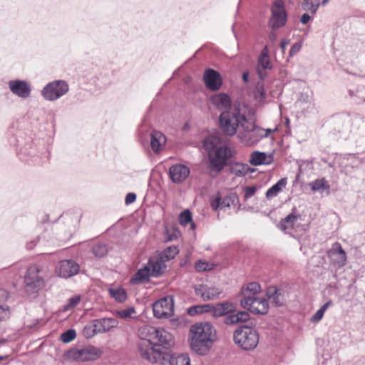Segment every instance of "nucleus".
<instances>
[{
    "label": "nucleus",
    "mask_w": 365,
    "mask_h": 365,
    "mask_svg": "<svg viewBox=\"0 0 365 365\" xmlns=\"http://www.w3.org/2000/svg\"><path fill=\"white\" fill-rule=\"evenodd\" d=\"M309 20H310V16L308 14H304L300 19V21L303 24H306L307 23L309 22Z\"/></svg>",
    "instance_id": "obj_55"
},
{
    "label": "nucleus",
    "mask_w": 365,
    "mask_h": 365,
    "mask_svg": "<svg viewBox=\"0 0 365 365\" xmlns=\"http://www.w3.org/2000/svg\"><path fill=\"white\" fill-rule=\"evenodd\" d=\"M287 185V179L282 178L276 184L267 190L266 197L268 199L276 197Z\"/></svg>",
    "instance_id": "obj_28"
},
{
    "label": "nucleus",
    "mask_w": 365,
    "mask_h": 365,
    "mask_svg": "<svg viewBox=\"0 0 365 365\" xmlns=\"http://www.w3.org/2000/svg\"><path fill=\"white\" fill-rule=\"evenodd\" d=\"M214 267L215 264L202 259L197 261L195 264V269L197 272L210 271L213 269Z\"/></svg>",
    "instance_id": "obj_37"
},
{
    "label": "nucleus",
    "mask_w": 365,
    "mask_h": 365,
    "mask_svg": "<svg viewBox=\"0 0 365 365\" xmlns=\"http://www.w3.org/2000/svg\"><path fill=\"white\" fill-rule=\"evenodd\" d=\"M9 88L15 95L26 98L31 93L30 85L24 81L15 80L9 83Z\"/></svg>",
    "instance_id": "obj_19"
},
{
    "label": "nucleus",
    "mask_w": 365,
    "mask_h": 365,
    "mask_svg": "<svg viewBox=\"0 0 365 365\" xmlns=\"http://www.w3.org/2000/svg\"><path fill=\"white\" fill-rule=\"evenodd\" d=\"M250 319V314L245 311H240L236 314H229L225 318V323L228 325L245 322Z\"/></svg>",
    "instance_id": "obj_24"
},
{
    "label": "nucleus",
    "mask_w": 365,
    "mask_h": 365,
    "mask_svg": "<svg viewBox=\"0 0 365 365\" xmlns=\"http://www.w3.org/2000/svg\"><path fill=\"white\" fill-rule=\"evenodd\" d=\"M240 304L244 309L255 314H265L269 311L268 301L262 297L242 298L240 300Z\"/></svg>",
    "instance_id": "obj_8"
},
{
    "label": "nucleus",
    "mask_w": 365,
    "mask_h": 365,
    "mask_svg": "<svg viewBox=\"0 0 365 365\" xmlns=\"http://www.w3.org/2000/svg\"><path fill=\"white\" fill-rule=\"evenodd\" d=\"M202 312H203V307H201V306L192 307L188 309V314L190 315H194L197 313H202Z\"/></svg>",
    "instance_id": "obj_53"
},
{
    "label": "nucleus",
    "mask_w": 365,
    "mask_h": 365,
    "mask_svg": "<svg viewBox=\"0 0 365 365\" xmlns=\"http://www.w3.org/2000/svg\"><path fill=\"white\" fill-rule=\"evenodd\" d=\"M110 296L119 303L124 302L127 299V293L121 287H110L108 289Z\"/></svg>",
    "instance_id": "obj_29"
},
{
    "label": "nucleus",
    "mask_w": 365,
    "mask_h": 365,
    "mask_svg": "<svg viewBox=\"0 0 365 365\" xmlns=\"http://www.w3.org/2000/svg\"><path fill=\"white\" fill-rule=\"evenodd\" d=\"M68 91V83L64 81L58 80L48 83L41 93L46 100L55 101L66 94Z\"/></svg>",
    "instance_id": "obj_9"
},
{
    "label": "nucleus",
    "mask_w": 365,
    "mask_h": 365,
    "mask_svg": "<svg viewBox=\"0 0 365 365\" xmlns=\"http://www.w3.org/2000/svg\"><path fill=\"white\" fill-rule=\"evenodd\" d=\"M337 253L339 255V262L342 265L345 264L346 261V252H344V250L342 249L341 246L339 244H338Z\"/></svg>",
    "instance_id": "obj_47"
},
{
    "label": "nucleus",
    "mask_w": 365,
    "mask_h": 365,
    "mask_svg": "<svg viewBox=\"0 0 365 365\" xmlns=\"http://www.w3.org/2000/svg\"><path fill=\"white\" fill-rule=\"evenodd\" d=\"M11 317V311L9 306L0 305V322L8 320Z\"/></svg>",
    "instance_id": "obj_44"
},
{
    "label": "nucleus",
    "mask_w": 365,
    "mask_h": 365,
    "mask_svg": "<svg viewBox=\"0 0 365 365\" xmlns=\"http://www.w3.org/2000/svg\"><path fill=\"white\" fill-rule=\"evenodd\" d=\"M257 191V187L255 186L247 187L245 190V197L246 199L252 197Z\"/></svg>",
    "instance_id": "obj_48"
},
{
    "label": "nucleus",
    "mask_w": 365,
    "mask_h": 365,
    "mask_svg": "<svg viewBox=\"0 0 365 365\" xmlns=\"http://www.w3.org/2000/svg\"><path fill=\"white\" fill-rule=\"evenodd\" d=\"M76 336L75 330L68 329L61 335V339L64 343H69L73 341Z\"/></svg>",
    "instance_id": "obj_43"
},
{
    "label": "nucleus",
    "mask_w": 365,
    "mask_h": 365,
    "mask_svg": "<svg viewBox=\"0 0 365 365\" xmlns=\"http://www.w3.org/2000/svg\"><path fill=\"white\" fill-rule=\"evenodd\" d=\"M302 48V44L299 43H294L290 48V51H289V56H294V54H296L297 53H298L300 49Z\"/></svg>",
    "instance_id": "obj_50"
},
{
    "label": "nucleus",
    "mask_w": 365,
    "mask_h": 365,
    "mask_svg": "<svg viewBox=\"0 0 365 365\" xmlns=\"http://www.w3.org/2000/svg\"><path fill=\"white\" fill-rule=\"evenodd\" d=\"M204 147L208 153L211 168L221 171L230 157V149L222 145L221 139L217 135L207 137L204 140Z\"/></svg>",
    "instance_id": "obj_2"
},
{
    "label": "nucleus",
    "mask_w": 365,
    "mask_h": 365,
    "mask_svg": "<svg viewBox=\"0 0 365 365\" xmlns=\"http://www.w3.org/2000/svg\"><path fill=\"white\" fill-rule=\"evenodd\" d=\"M276 36H275V34H271L270 36H269V38L272 40V41H274Z\"/></svg>",
    "instance_id": "obj_58"
},
{
    "label": "nucleus",
    "mask_w": 365,
    "mask_h": 365,
    "mask_svg": "<svg viewBox=\"0 0 365 365\" xmlns=\"http://www.w3.org/2000/svg\"><path fill=\"white\" fill-rule=\"evenodd\" d=\"M179 252V249L176 246H170L165 249L160 256L165 261L173 259Z\"/></svg>",
    "instance_id": "obj_35"
},
{
    "label": "nucleus",
    "mask_w": 365,
    "mask_h": 365,
    "mask_svg": "<svg viewBox=\"0 0 365 365\" xmlns=\"http://www.w3.org/2000/svg\"><path fill=\"white\" fill-rule=\"evenodd\" d=\"M235 344L245 350L255 348L259 342V335L256 330L249 327H241L233 334Z\"/></svg>",
    "instance_id": "obj_7"
},
{
    "label": "nucleus",
    "mask_w": 365,
    "mask_h": 365,
    "mask_svg": "<svg viewBox=\"0 0 365 365\" xmlns=\"http://www.w3.org/2000/svg\"><path fill=\"white\" fill-rule=\"evenodd\" d=\"M140 341L137 344L138 352L140 356L150 363H157L164 359L165 352L157 348L149 338L138 336Z\"/></svg>",
    "instance_id": "obj_6"
},
{
    "label": "nucleus",
    "mask_w": 365,
    "mask_h": 365,
    "mask_svg": "<svg viewBox=\"0 0 365 365\" xmlns=\"http://www.w3.org/2000/svg\"><path fill=\"white\" fill-rule=\"evenodd\" d=\"M247 120L246 115L240 109L223 111L219 116V126L224 134L232 136L237 133V128Z\"/></svg>",
    "instance_id": "obj_4"
},
{
    "label": "nucleus",
    "mask_w": 365,
    "mask_h": 365,
    "mask_svg": "<svg viewBox=\"0 0 365 365\" xmlns=\"http://www.w3.org/2000/svg\"><path fill=\"white\" fill-rule=\"evenodd\" d=\"M216 340V330L209 322L195 323L190 328V346L200 355L206 354Z\"/></svg>",
    "instance_id": "obj_1"
},
{
    "label": "nucleus",
    "mask_w": 365,
    "mask_h": 365,
    "mask_svg": "<svg viewBox=\"0 0 365 365\" xmlns=\"http://www.w3.org/2000/svg\"><path fill=\"white\" fill-rule=\"evenodd\" d=\"M297 220V216L293 213H291L280 221V228L284 231L287 229L293 228L294 225Z\"/></svg>",
    "instance_id": "obj_34"
},
{
    "label": "nucleus",
    "mask_w": 365,
    "mask_h": 365,
    "mask_svg": "<svg viewBox=\"0 0 365 365\" xmlns=\"http://www.w3.org/2000/svg\"><path fill=\"white\" fill-rule=\"evenodd\" d=\"M179 223L184 227L190 224V227L192 230L195 228V223L192 220V213L189 210H185L180 214Z\"/></svg>",
    "instance_id": "obj_32"
},
{
    "label": "nucleus",
    "mask_w": 365,
    "mask_h": 365,
    "mask_svg": "<svg viewBox=\"0 0 365 365\" xmlns=\"http://www.w3.org/2000/svg\"><path fill=\"white\" fill-rule=\"evenodd\" d=\"M262 292V287L260 284L257 282H251L249 283L245 288H244L242 291L243 297L247 298V297H250L251 298L255 297L258 296Z\"/></svg>",
    "instance_id": "obj_27"
},
{
    "label": "nucleus",
    "mask_w": 365,
    "mask_h": 365,
    "mask_svg": "<svg viewBox=\"0 0 365 365\" xmlns=\"http://www.w3.org/2000/svg\"><path fill=\"white\" fill-rule=\"evenodd\" d=\"M319 0H304L302 6L304 10L314 14L319 6Z\"/></svg>",
    "instance_id": "obj_38"
},
{
    "label": "nucleus",
    "mask_w": 365,
    "mask_h": 365,
    "mask_svg": "<svg viewBox=\"0 0 365 365\" xmlns=\"http://www.w3.org/2000/svg\"><path fill=\"white\" fill-rule=\"evenodd\" d=\"M92 251L96 257H102L107 254L108 249L106 245L99 243L93 247Z\"/></svg>",
    "instance_id": "obj_42"
},
{
    "label": "nucleus",
    "mask_w": 365,
    "mask_h": 365,
    "mask_svg": "<svg viewBox=\"0 0 365 365\" xmlns=\"http://www.w3.org/2000/svg\"><path fill=\"white\" fill-rule=\"evenodd\" d=\"M245 131L240 133L238 137L240 141L247 146H252L257 144L264 138H267L274 130L271 129H264L255 125V123L247 119L242 125Z\"/></svg>",
    "instance_id": "obj_5"
},
{
    "label": "nucleus",
    "mask_w": 365,
    "mask_h": 365,
    "mask_svg": "<svg viewBox=\"0 0 365 365\" xmlns=\"http://www.w3.org/2000/svg\"><path fill=\"white\" fill-rule=\"evenodd\" d=\"M236 306L231 302H225L217 304L213 309V314L216 317L227 315L235 312Z\"/></svg>",
    "instance_id": "obj_25"
},
{
    "label": "nucleus",
    "mask_w": 365,
    "mask_h": 365,
    "mask_svg": "<svg viewBox=\"0 0 365 365\" xmlns=\"http://www.w3.org/2000/svg\"><path fill=\"white\" fill-rule=\"evenodd\" d=\"M136 200V195L133 192H129L125 196V202L126 205L131 204L134 202Z\"/></svg>",
    "instance_id": "obj_51"
},
{
    "label": "nucleus",
    "mask_w": 365,
    "mask_h": 365,
    "mask_svg": "<svg viewBox=\"0 0 365 365\" xmlns=\"http://www.w3.org/2000/svg\"><path fill=\"white\" fill-rule=\"evenodd\" d=\"M179 234H180L179 231L173 230V234L170 235L169 234V230H166V234H165L166 235H165V239H166L167 241H172L174 239H176L178 237Z\"/></svg>",
    "instance_id": "obj_49"
},
{
    "label": "nucleus",
    "mask_w": 365,
    "mask_h": 365,
    "mask_svg": "<svg viewBox=\"0 0 365 365\" xmlns=\"http://www.w3.org/2000/svg\"><path fill=\"white\" fill-rule=\"evenodd\" d=\"M287 12L282 0H276L272 6V16L269 25L273 29H279L285 25L287 21Z\"/></svg>",
    "instance_id": "obj_12"
},
{
    "label": "nucleus",
    "mask_w": 365,
    "mask_h": 365,
    "mask_svg": "<svg viewBox=\"0 0 365 365\" xmlns=\"http://www.w3.org/2000/svg\"><path fill=\"white\" fill-rule=\"evenodd\" d=\"M327 2H328V0H323V1H322V4H323V5H324V4H326Z\"/></svg>",
    "instance_id": "obj_59"
},
{
    "label": "nucleus",
    "mask_w": 365,
    "mask_h": 365,
    "mask_svg": "<svg viewBox=\"0 0 365 365\" xmlns=\"http://www.w3.org/2000/svg\"><path fill=\"white\" fill-rule=\"evenodd\" d=\"M102 351L94 346H90L83 349H73L68 351V357L77 361H88L98 359Z\"/></svg>",
    "instance_id": "obj_10"
},
{
    "label": "nucleus",
    "mask_w": 365,
    "mask_h": 365,
    "mask_svg": "<svg viewBox=\"0 0 365 365\" xmlns=\"http://www.w3.org/2000/svg\"><path fill=\"white\" fill-rule=\"evenodd\" d=\"M255 98L259 102H262L266 98V93L264 86L261 83H257L254 91Z\"/></svg>",
    "instance_id": "obj_40"
},
{
    "label": "nucleus",
    "mask_w": 365,
    "mask_h": 365,
    "mask_svg": "<svg viewBox=\"0 0 365 365\" xmlns=\"http://www.w3.org/2000/svg\"><path fill=\"white\" fill-rule=\"evenodd\" d=\"M195 294L203 300H210L216 298L222 291L215 287L207 284H200L195 288Z\"/></svg>",
    "instance_id": "obj_18"
},
{
    "label": "nucleus",
    "mask_w": 365,
    "mask_h": 365,
    "mask_svg": "<svg viewBox=\"0 0 365 365\" xmlns=\"http://www.w3.org/2000/svg\"><path fill=\"white\" fill-rule=\"evenodd\" d=\"M169 175L173 182L180 183L189 176L190 169L186 165L176 164L170 168Z\"/></svg>",
    "instance_id": "obj_16"
},
{
    "label": "nucleus",
    "mask_w": 365,
    "mask_h": 365,
    "mask_svg": "<svg viewBox=\"0 0 365 365\" xmlns=\"http://www.w3.org/2000/svg\"><path fill=\"white\" fill-rule=\"evenodd\" d=\"M289 43V41L287 39H284L282 41V42L280 43V47H281L283 53L284 52V51Z\"/></svg>",
    "instance_id": "obj_56"
},
{
    "label": "nucleus",
    "mask_w": 365,
    "mask_h": 365,
    "mask_svg": "<svg viewBox=\"0 0 365 365\" xmlns=\"http://www.w3.org/2000/svg\"><path fill=\"white\" fill-rule=\"evenodd\" d=\"M55 272L60 277L69 278L78 273L79 265L73 259L61 260L57 264Z\"/></svg>",
    "instance_id": "obj_15"
},
{
    "label": "nucleus",
    "mask_w": 365,
    "mask_h": 365,
    "mask_svg": "<svg viewBox=\"0 0 365 365\" xmlns=\"http://www.w3.org/2000/svg\"><path fill=\"white\" fill-rule=\"evenodd\" d=\"M261 68L263 70L271 68V63L269 61V57L268 55V50H267V46H265L264 48V49L262 50L261 55L259 56V60H258L257 71H258V74H259L260 78L262 79V78H264V75L262 73Z\"/></svg>",
    "instance_id": "obj_22"
},
{
    "label": "nucleus",
    "mask_w": 365,
    "mask_h": 365,
    "mask_svg": "<svg viewBox=\"0 0 365 365\" xmlns=\"http://www.w3.org/2000/svg\"><path fill=\"white\" fill-rule=\"evenodd\" d=\"M165 262L160 255L150 258L147 264L149 267L152 277H157L164 272L166 269Z\"/></svg>",
    "instance_id": "obj_20"
},
{
    "label": "nucleus",
    "mask_w": 365,
    "mask_h": 365,
    "mask_svg": "<svg viewBox=\"0 0 365 365\" xmlns=\"http://www.w3.org/2000/svg\"><path fill=\"white\" fill-rule=\"evenodd\" d=\"M41 272V269L38 266L34 265L28 268L24 276V283L28 288L37 292L45 286V280L40 274Z\"/></svg>",
    "instance_id": "obj_11"
},
{
    "label": "nucleus",
    "mask_w": 365,
    "mask_h": 365,
    "mask_svg": "<svg viewBox=\"0 0 365 365\" xmlns=\"http://www.w3.org/2000/svg\"><path fill=\"white\" fill-rule=\"evenodd\" d=\"M266 158L267 155L265 153L259 151H255L250 155V163L251 165L255 166L262 164H266Z\"/></svg>",
    "instance_id": "obj_33"
},
{
    "label": "nucleus",
    "mask_w": 365,
    "mask_h": 365,
    "mask_svg": "<svg viewBox=\"0 0 365 365\" xmlns=\"http://www.w3.org/2000/svg\"><path fill=\"white\" fill-rule=\"evenodd\" d=\"M242 78L245 82H247L248 81V73L245 72L242 75Z\"/></svg>",
    "instance_id": "obj_57"
},
{
    "label": "nucleus",
    "mask_w": 365,
    "mask_h": 365,
    "mask_svg": "<svg viewBox=\"0 0 365 365\" xmlns=\"http://www.w3.org/2000/svg\"><path fill=\"white\" fill-rule=\"evenodd\" d=\"M150 276H152L148 264H146L143 268L138 269L131 277L130 282L133 284L143 283L148 281Z\"/></svg>",
    "instance_id": "obj_23"
},
{
    "label": "nucleus",
    "mask_w": 365,
    "mask_h": 365,
    "mask_svg": "<svg viewBox=\"0 0 365 365\" xmlns=\"http://www.w3.org/2000/svg\"><path fill=\"white\" fill-rule=\"evenodd\" d=\"M202 80L206 88L213 92L219 91L223 83L221 74L212 68L205 70Z\"/></svg>",
    "instance_id": "obj_14"
},
{
    "label": "nucleus",
    "mask_w": 365,
    "mask_h": 365,
    "mask_svg": "<svg viewBox=\"0 0 365 365\" xmlns=\"http://www.w3.org/2000/svg\"><path fill=\"white\" fill-rule=\"evenodd\" d=\"M210 102L219 110H230L232 101L227 93H219L212 95L210 98Z\"/></svg>",
    "instance_id": "obj_17"
},
{
    "label": "nucleus",
    "mask_w": 365,
    "mask_h": 365,
    "mask_svg": "<svg viewBox=\"0 0 365 365\" xmlns=\"http://www.w3.org/2000/svg\"><path fill=\"white\" fill-rule=\"evenodd\" d=\"M231 173L237 176H243L247 172V166L242 163H235L231 167Z\"/></svg>",
    "instance_id": "obj_41"
},
{
    "label": "nucleus",
    "mask_w": 365,
    "mask_h": 365,
    "mask_svg": "<svg viewBox=\"0 0 365 365\" xmlns=\"http://www.w3.org/2000/svg\"><path fill=\"white\" fill-rule=\"evenodd\" d=\"M138 335L144 338H149L157 348L169 349L174 346L173 335L163 328H155L149 325H144L138 329Z\"/></svg>",
    "instance_id": "obj_3"
},
{
    "label": "nucleus",
    "mask_w": 365,
    "mask_h": 365,
    "mask_svg": "<svg viewBox=\"0 0 365 365\" xmlns=\"http://www.w3.org/2000/svg\"><path fill=\"white\" fill-rule=\"evenodd\" d=\"M165 143V135L158 131H153L151 134L150 146L154 152H158Z\"/></svg>",
    "instance_id": "obj_26"
},
{
    "label": "nucleus",
    "mask_w": 365,
    "mask_h": 365,
    "mask_svg": "<svg viewBox=\"0 0 365 365\" xmlns=\"http://www.w3.org/2000/svg\"><path fill=\"white\" fill-rule=\"evenodd\" d=\"M154 316L157 318L171 317L174 312V301L172 296H167L156 301L153 306Z\"/></svg>",
    "instance_id": "obj_13"
},
{
    "label": "nucleus",
    "mask_w": 365,
    "mask_h": 365,
    "mask_svg": "<svg viewBox=\"0 0 365 365\" xmlns=\"http://www.w3.org/2000/svg\"><path fill=\"white\" fill-rule=\"evenodd\" d=\"M93 324L92 323L90 325L86 326L83 329V334L87 338H90L93 336L94 334H97L96 331L93 329Z\"/></svg>",
    "instance_id": "obj_46"
},
{
    "label": "nucleus",
    "mask_w": 365,
    "mask_h": 365,
    "mask_svg": "<svg viewBox=\"0 0 365 365\" xmlns=\"http://www.w3.org/2000/svg\"><path fill=\"white\" fill-rule=\"evenodd\" d=\"M170 365H190V359L187 354H173L170 359Z\"/></svg>",
    "instance_id": "obj_31"
},
{
    "label": "nucleus",
    "mask_w": 365,
    "mask_h": 365,
    "mask_svg": "<svg viewBox=\"0 0 365 365\" xmlns=\"http://www.w3.org/2000/svg\"><path fill=\"white\" fill-rule=\"evenodd\" d=\"M332 305V302L329 301L325 303L311 318V322L313 323L319 322L324 317V312L327 309Z\"/></svg>",
    "instance_id": "obj_36"
},
{
    "label": "nucleus",
    "mask_w": 365,
    "mask_h": 365,
    "mask_svg": "<svg viewBox=\"0 0 365 365\" xmlns=\"http://www.w3.org/2000/svg\"><path fill=\"white\" fill-rule=\"evenodd\" d=\"M312 191L317 192L320 190H329L330 185L329 182L324 178H319L309 184Z\"/></svg>",
    "instance_id": "obj_30"
},
{
    "label": "nucleus",
    "mask_w": 365,
    "mask_h": 365,
    "mask_svg": "<svg viewBox=\"0 0 365 365\" xmlns=\"http://www.w3.org/2000/svg\"><path fill=\"white\" fill-rule=\"evenodd\" d=\"M81 298L79 296H76L69 299L68 303L64 307V311H68L75 308L80 302Z\"/></svg>",
    "instance_id": "obj_45"
},
{
    "label": "nucleus",
    "mask_w": 365,
    "mask_h": 365,
    "mask_svg": "<svg viewBox=\"0 0 365 365\" xmlns=\"http://www.w3.org/2000/svg\"><path fill=\"white\" fill-rule=\"evenodd\" d=\"M9 292L4 289H0V302L6 301L9 299Z\"/></svg>",
    "instance_id": "obj_54"
},
{
    "label": "nucleus",
    "mask_w": 365,
    "mask_h": 365,
    "mask_svg": "<svg viewBox=\"0 0 365 365\" xmlns=\"http://www.w3.org/2000/svg\"><path fill=\"white\" fill-rule=\"evenodd\" d=\"M136 314L134 307H128L127 309H119L115 312V315L121 319H128L133 318V315Z\"/></svg>",
    "instance_id": "obj_39"
},
{
    "label": "nucleus",
    "mask_w": 365,
    "mask_h": 365,
    "mask_svg": "<svg viewBox=\"0 0 365 365\" xmlns=\"http://www.w3.org/2000/svg\"><path fill=\"white\" fill-rule=\"evenodd\" d=\"M93 324V329L96 331L97 333H103L108 331L112 328L116 327L118 324V322L117 319L113 318H103L101 319L94 320Z\"/></svg>",
    "instance_id": "obj_21"
},
{
    "label": "nucleus",
    "mask_w": 365,
    "mask_h": 365,
    "mask_svg": "<svg viewBox=\"0 0 365 365\" xmlns=\"http://www.w3.org/2000/svg\"><path fill=\"white\" fill-rule=\"evenodd\" d=\"M4 359H5V357H4V356H0V361L4 360Z\"/></svg>",
    "instance_id": "obj_60"
},
{
    "label": "nucleus",
    "mask_w": 365,
    "mask_h": 365,
    "mask_svg": "<svg viewBox=\"0 0 365 365\" xmlns=\"http://www.w3.org/2000/svg\"><path fill=\"white\" fill-rule=\"evenodd\" d=\"M221 201L220 196H217L215 199L211 200L210 205L214 210H217L220 207Z\"/></svg>",
    "instance_id": "obj_52"
}]
</instances>
